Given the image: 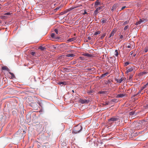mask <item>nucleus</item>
<instances>
[{
    "instance_id": "1",
    "label": "nucleus",
    "mask_w": 148,
    "mask_h": 148,
    "mask_svg": "<svg viewBox=\"0 0 148 148\" xmlns=\"http://www.w3.org/2000/svg\"><path fill=\"white\" fill-rule=\"evenodd\" d=\"M82 127L80 125H78L75 128H73L72 132L75 134H77L79 132L82 130Z\"/></svg>"
},
{
    "instance_id": "2",
    "label": "nucleus",
    "mask_w": 148,
    "mask_h": 148,
    "mask_svg": "<svg viewBox=\"0 0 148 148\" xmlns=\"http://www.w3.org/2000/svg\"><path fill=\"white\" fill-rule=\"evenodd\" d=\"M79 102L82 104L84 103H89L90 100L89 99H80L79 100Z\"/></svg>"
},
{
    "instance_id": "3",
    "label": "nucleus",
    "mask_w": 148,
    "mask_h": 148,
    "mask_svg": "<svg viewBox=\"0 0 148 148\" xmlns=\"http://www.w3.org/2000/svg\"><path fill=\"white\" fill-rule=\"evenodd\" d=\"M119 117H113V118H111L110 119L108 120V121H109V122H110V121H111H111H112V122L116 121H117L119 120Z\"/></svg>"
},
{
    "instance_id": "4",
    "label": "nucleus",
    "mask_w": 148,
    "mask_h": 148,
    "mask_svg": "<svg viewBox=\"0 0 148 148\" xmlns=\"http://www.w3.org/2000/svg\"><path fill=\"white\" fill-rule=\"evenodd\" d=\"M118 6V4H114L112 7L111 10L112 11H114L116 10V9Z\"/></svg>"
},
{
    "instance_id": "5",
    "label": "nucleus",
    "mask_w": 148,
    "mask_h": 148,
    "mask_svg": "<svg viewBox=\"0 0 148 148\" xmlns=\"http://www.w3.org/2000/svg\"><path fill=\"white\" fill-rule=\"evenodd\" d=\"M51 38H54L56 39H60L59 37L56 36H55V34L53 33H52L51 34Z\"/></svg>"
},
{
    "instance_id": "6",
    "label": "nucleus",
    "mask_w": 148,
    "mask_h": 148,
    "mask_svg": "<svg viewBox=\"0 0 148 148\" xmlns=\"http://www.w3.org/2000/svg\"><path fill=\"white\" fill-rule=\"evenodd\" d=\"M126 95L125 94H119L117 95V97L119 98H122L125 97Z\"/></svg>"
},
{
    "instance_id": "7",
    "label": "nucleus",
    "mask_w": 148,
    "mask_h": 148,
    "mask_svg": "<svg viewBox=\"0 0 148 148\" xmlns=\"http://www.w3.org/2000/svg\"><path fill=\"white\" fill-rule=\"evenodd\" d=\"M76 39L75 37H73L71 38H70L68 39L67 41L68 42H72L75 40Z\"/></svg>"
},
{
    "instance_id": "8",
    "label": "nucleus",
    "mask_w": 148,
    "mask_h": 148,
    "mask_svg": "<svg viewBox=\"0 0 148 148\" xmlns=\"http://www.w3.org/2000/svg\"><path fill=\"white\" fill-rule=\"evenodd\" d=\"M133 70V68L132 67H131L130 68L127 69L126 71V73H128L129 72H131Z\"/></svg>"
},
{
    "instance_id": "9",
    "label": "nucleus",
    "mask_w": 148,
    "mask_h": 148,
    "mask_svg": "<svg viewBox=\"0 0 148 148\" xmlns=\"http://www.w3.org/2000/svg\"><path fill=\"white\" fill-rule=\"evenodd\" d=\"M42 51H44L46 50V48L44 47H42V46H40L39 48Z\"/></svg>"
},
{
    "instance_id": "10",
    "label": "nucleus",
    "mask_w": 148,
    "mask_h": 148,
    "mask_svg": "<svg viewBox=\"0 0 148 148\" xmlns=\"http://www.w3.org/2000/svg\"><path fill=\"white\" fill-rule=\"evenodd\" d=\"M109 74L108 72H106L105 73H103L101 75V78H102L106 76L107 75H108Z\"/></svg>"
},
{
    "instance_id": "11",
    "label": "nucleus",
    "mask_w": 148,
    "mask_h": 148,
    "mask_svg": "<svg viewBox=\"0 0 148 148\" xmlns=\"http://www.w3.org/2000/svg\"><path fill=\"white\" fill-rule=\"evenodd\" d=\"M99 11V10L97 8L94 11L93 15L95 16H96L99 12H98Z\"/></svg>"
},
{
    "instance_id": "12",
    "label": "nucleus",
    "mask_w": 148,
    "mask_h": 148,
    "mask_svg": "<svg viewBox=\"0 0 148 148\" xmlns=\"http://www.w3.org/2000/svg\"><path fill=\"white\" fill-rule=\"evenodd\" d=\"M101 23L103 24L105 23L107 21V20L105 18H103L101 19Z\"/></svg>"
},
{
    "instance_id": "13",
    "label": "nucleus",
    "mask_w": 148,
    "mask_h": 148,
    "mask_svg": "<svg viewBox=\"0 0 148 148\" xmlns=\"http://www.w3.org/2000/svg\"><path fill=\"white\" fill-rule=\"evenodd\" d=\"M9 74H10L11 75V79H13L14 78H15V76L13 73H12L10 72H9Z\"/></svg>"
},
{
    "instance_id": "14",
    "label": "nucleus",
    "mask_w": 148,
    "mask_h": 148,
    "mask_svg": "<svg viewBox=\"0 0 148 148\" xmlns=\"http://www.w3.org/2000/svg\"><path fill=\"white\" fill-rule=\"evenodd\" d=\"M2 69L3 70H7L8 71H10V70L6 66H4L2 67Z\"/></svg>"
},
{
    "instance_id": "15",
    "label": "nucleus",
    "mask_w": 148,
    "mask_h": 148,
    "mask_svg": "<svg viewBox=\"0 0 148 148\" xmlns=\"http://www.w3.org/2000/svg\"><path fill=\"white\" fill-rule=\"evenodd\" d=\"M75 55L73 54H68L66 55V56L67 57H73L75 56Z\"/></svg>"
},
{
    "instance_id": "16",
    "label": "nucleus",
    "mask_w": 148,
    "mask_h": 148,
    "mask_svg": "<svg viewBox=\"0 0 148 148\" xmlns=\"http://www.w3.org/2000/svg\"><path fill=\"white\" fill-rule=\"evenodd\" d=\"M58 84L59 85H66V82H59Z\"/></svg>"
},
{
    "instance_id": "17",
    "label": "nucleus",
    "mask_w": 148,
    "mask_h": 148,
    "mask_svg": "<svg viewBox=\"0 0 148 148\" xmlns=\"http://www.w3.org/2000/svg\"><path fill=\"white\" fill-rule=\"evenodd\" d=\"M115 80L117 82V83H121L123 81V80L122 79V78H121V79H116Z\"/></svg>"
},
{
    "instance_id": "18",
    "label": "nucleus",
    "mask_w": 148,
    "mask_h": 148,
    "mask_svg": "<svg viewBox=\"0 0 148 148\" xmlns=\"http://www.w3.org/2000/svg\"><path fill=\"white\" fill-rule=\"evenodd\" d=\"M142 22V21L141 20V19H140V20L136 23H135V25H138L140 24Z\"/></svg>"
},
{
    "instance_id": "19",
    "label": "nucleus",
    "mask_w": 148,
    "mask_h": 148,
    "mask_svg": "<svg viewBox=\"0 0 148 148\" xmlns=\"http://www.w3.org/2000/svg\"><path fill=\"white\" fill-rule=\"evenodd\" d=\"M100 3L99 1H98V0H97L95 2V5H99Z\"/></svg>"
},
{
    "instance_id": "20",
    "label": "nucleus",
    "mask_w": 148,
    "mask_h": 148,
    "mask_svg": "<svg viewBox=\"0 0 148 148\" xmlns=\"http://www.w3.org/2000/svg\"><path fill=\"white\" fill-rule=\"evenodd\" d=\"M106 35V33H104L100 37V39H103L104 37H105Z\"/></svg>"
},
{
    "instance_id": "21",
    "label": "nucleus",
    "mask_w": 148,
    "mask_h": 148,
    "mask_svg": "<svg viewBox=\"0 0 148 148\" xmlns=\"http://www.w3.org/2000/svg\"><path fill=\"white\" fill-rule=\"evenodd\" d=\"M114 53H115L114 55L116 57L119 54L118 50H116L115 51Z\"/></svg>"
},
{
    "instance_id": "22",
    "label": "nucleus",
    "mask_w": 148,
    "mask_h": 148,
    "mask_svg": "<svg viewBox=\"0 0 148 148\" xmlns=\"http://www.w3.org/2000/svg\"><path fill=\"white\" fill-rule=\"evenodd\" d=\"M101 33V32L100 31H98L96 32L95 33L94 35H96L97 34H99Z\"/></svg>"
},
{
    "instance_id": "23",
    "label": "nucleus",
    "mask_w": 148,
    "mask_h": 148,
    "mask_svg": "<svg viewBox=\"0 0 148 148\" xmlns=\"http://www.w3.org/2000/svg\"><path fill=\"white\" fill-rule=\"evenodd\" d=\"M135 113V112H134V111H132V112H130L129 113V114L130 115H134Z\"/></svg>"
},
{
    "instance_id": "24",
    "label": "nucleus",
    "mask_w": 148,
    "mask_h": 148,
    "mask_svg": "<svg viewBox=\"0 0 148 148\" xmlns=\"http://www.w3.org/2000/svg\"><path fill=\"white\" fill-rule=\"evenodd\" d=\"M129 21H125L123 24L122 25H124L126 24H128L129 23Z\"/></svg>"
},
{
    "instance_id": "25",
    "label": "nucleus",
    "mask_w": 148,
    "mask_h": 148,
    "mask_svg": "<svg viewBox=\"0 0 148 148\" xmlns=\"http://www.w3.org/2000/svg\"><path fill=\"white\" fill-rule=\"evenodd\" d=\"M144 51L145 52H147L148 51V47H146L144 49Z\"/></svg>"
},
{
    "instance_id": "26",
    "label": "nucleus",
    "mask_w": 148,
    "mask_h": 148,
    "mask_svg": "<svg viewBox=\"0 0 148 148\" xmlns=\"http://www.w3.org/2000/svg\"><path fill=\"white\" fill-rule=\"evenodd\" d=\"M130 63V62H126L125 63L124 66H126Z\"/></svg>"
},
{
    "instance_id": "27",
    "label": "nucleus",
    "mask_w": 148,
    "mask_h": 148,
    "mask_svg": "<svg viewBox=\"0 0 148 148\" xmlns=\"http://www.w3.org/2000/svg\"><path fill=\"white\" fill-rule=\"evenodd\" d=\"M114 34V33L111 32L109 37L110 38L112 36H113Z\"/></svg>"
},
{
    "instance_id": "28",
    "label": "nucleus",
    "mask_w": 148,
    "mask_h": 148,
    "mask_svg": "<svg viewBox=\"0 0 148 148\" xmlns=\"http://www.w3.org/2000/svg\"><path fill=\"white\" fill-rule=\"evenodd\" d=\"M103 6H100V7H99L98 8H97V9L99 10H101L103 8Z\"/></svg>"
},
{
    "instance_id": "29",
    "label": "nucleus",
    "mask_w": 148,
    "mask_h": 148,
    "mask_svg": "<svg viewBox=\"0 0 148 148\" xmlns=\"http://www.w3.org/2000/svg\"><path fill=\"white\" fill-rule=\"evenodd\" d=\"M144 108L145 109L148 108V104H147L146 105L144 106Z\"/></svg>"
},
{
    "instance_id": "30",
    "label": "nucleus",
    "mask_w": 148,
    "mask_h": 148,
    "mask_svg": "<svg viewBox=\"0 0 148 148\" xmlns=\"http://www.w3.org/2000/svg\"><path fill=\"white\" fill-rule=\"evenodd\" d=\"M31 54L33 56H34L35 54V52H31Z\"/></svg>"
},
{
    "instance_id": "31",
    "label": "nucleus",
    "mask_w": 148,
    "mask_h": 148,
    "mask_svg": "<svg viewBox=\"0 0 148 148\" xmlns=\"http://www.w3.org/2000/svg\"><path fill=\"white\" fill-rule=\"evenodd\" d=\"M132 77H133V75H130L129 77V79L130 80H131V79H132Z\"/></svg>"
},
{
    "instance_id": "32",
    "label": "nucleus",
    "mask_w": 148,
    "mask_h": 148,
    "mask_svg": "<svg viewBox=\"0 0 148 148\" xmlns=\"http://www.w3.org/2000/svg\"><path fill=\"white\" fill-rule=\"evenodd\" d=\"M54 31L56 34H58V31L57 29H55Z\"/></svg>"
},
{
    "instance_id": "33",
    "label": "nucleus",
    "mask_w": 148,
    "mask_h": 148,
    "mask_svg": "<svg viewBox=\"0 0 148 148\" xmlns=\"http://www.w3.org/2000/svg\"><path fill=\"white\" fill-rule=\"evenodd\" d=\"M128 25L126 26L124 28V30H126L128 28Z\"/></svg>"
},
{
    "instance_id": "34",
    "label": "nucleus",
    "mask_w": 148,
    "mask_h": 148,
    "mask_svg": "<svg viewBox=\"0 0 148 148\" xmlns=\"http://www.w3.org/2000/svg\"><path fill=\"white\" fill-rule=\"evenodd\" d=\"M11 14V13L10 12H7L4 14L5 15H10Z\"/></svg>"
},
{
    "instance_id": "35",
    "label": "nucleus",
    "mask_w": 148,
    "mask_h": 148,
    "mask_svg": "<svg viewBox=\"0 0 148 148\" xmlns=\"http://www.w3.org/2000/svg\"><path fill=\"white\" fill-rule=\"evenodd\" d=\"M140 92H141V91H140H140H139V92L137 93V94L134 95V96H136L137 95H138V94H139L140 93Z\"/></svg>"
},
{
    "instance_id": "36",
    "label": "nucleus",
    "mask_w": 148,
    "mask_h": 148,
    "mask_svg": "<svg viewBox=\"0 0 148 148\" xmlns=\"http://www.w3.org/2000/svg\"><path fill=\"white\" fill-rule=\"evenodd\" d=\"M141 20L142 21V22H145L146 21L144 19H141Z\"/></svg>"
},
{
    "instance_id": "37",
    "label": "nucleus",
    "mask_w": 148,
    "mask_h": 148,
    "mask_svg": "<svg viewBox=\"0 0 148 148\" xmlns=\"http://www.w3.org/2000/svg\"><path fill=\"white\" fill-rule=\"evenodd\" d=\"M99 93L100 94H104L105 93L104 91H101L99 92Z\"/></svg>"
},
{
    "instance_id": "38",
    "label": "nucleus",
    "mask_w": 148,
    "mask_h": 148,
    "mask_svg": "<svg viewBox=\"0 0 148 148\" xmlns=\"http://www.w3.org/2000/svg\"><path fill=\"white\" fill-rule=\"evenodd\" d=\"M116 30L115 29H114L112 32L115 33L116 32Z\"/></svg>"
},
{
    "instance_id": "39",
    "label": "nucleus",
    "mask_w": 148,
    "mask_h": 148,
    "mask_svg": "<svg viewBox=\"0 0 148 148\" xmlns=\"http://www.w3.org/2000/svg\"><path fill=\"white\" fill-rule=\"evenodd\" d=\"M123 38V35H121L120 36V39H122Z\"/></svg>"
},
{
    "instance_id": "40",
    "label": "nucleus",
    "mask_w": 148,
    "mask_h": 148,
    "mask_svg": "<svg viewBox=\"0 0 148 148\" xmlns=\"http://www.w3.org/2000/svg\"><path fill=\"white\" fill-rule=\"evenodd\" d=\"M125 8H126L125 6H123L121 8V10H123L124 9H125Z\"/></svg>"
},
{
    "instance_id": "41",
    "label": "nucleus",
    "mask_w": 148,
    "mask_h": 148,
    "mask_svg": "<svg viewBox=\"0 0 148 148\" xmlns=\"http://www.w3.org/2000/svg\"><path fill=\"white\" fill-rule=\"evenodd\" d=\"M143 74H146L147 73L146 71H143L142 73Z\"/></svg>"
},
{
    "instance_id": "42",
    "label": "nucleus",
    "mask_w": 148,
    "mask_h": 148,
    "mask_svg": "<svg viewBox=\"0 0 148 148\" xmlns=\"http://www.w3.org/2000/svg\"><path fill=\"white\" fill-rule=\"evenodd\" d=\"M107 83L108 84H110V80H108L107 81Z\"/></svg>"
},
{
    "instance_id": "43",
    "label": "nucleus",
    "mask_w": 148,
    "mask_h": 148,
    "mask_svg": "<svg viewBox=\"0 0 148 148\" xmlns=\"http://www.w3.org/2000/svg\"><path fill=\"white\" fill-rule=\"evenodd\" d=\"M147 84H145V85L143 87V88H142V89H144V88H145L146 86H147Z\"/></svg>"
},
{
    "instance_id": "44",
    "label": "nucleus",
    "mask_w": 148,
    "mask_h": 148,
    "mask_svg": "<svg viewBox=\"0 0 148 148\" xmlns=\"http://www.w3.org/2000/svg\"><path fill=\"white\" fill-rule=\"evenodd\" d=\"M60 7H57L55 9V10H58L60 9Z\"/></svg>"
},
{
    "instance_id": "45",
    "label": "nucleus",
    "mask_w": 148,
    "mask_h": 148,
    "mask_svg": "<svg viewBox=\"0 0 148 148\" xmlns=\"http://www.w3.org/2000/svg\"><path fill=\"white\" fill-rule=\"evenodd\" d=\"M88 39L89 40H91V37H90V36H88Z\"/></svg>"
},
{
    "instance_id": "46",
    "label": "nucleus",
    "mask_w": 148,
    "mask_h": 148,
    "mask_svg": "<svg viewBox=\"0 0 148 148\" xmlns=\"http://www.w3.org/2000/svg\"><path fill=\"white\" fill-rule=\"evenodd\" d=\"M92 92V91H90L88 92V93H91Z\"/></svg>"
},
{
    "instance_id": "47",
    "label": "nucleus",
    "mask_w": 148,
    "mask_h": 148,
    "mask_svg": "<svg viewBox=\"0 0 148 148\" xmlns=\"http://www.w3.org/2000/svg\"><path fill=\"white\" fill-rule=\"evenodd\" d=\"M87 12L86 11H84V13H83V14L84 15V14H87Z\"/></svg>"
},
{
    "instance_id": "48",
    "label": "nucleus",
    "mask_w": 148,
    "mask_h": 148,
    "mask_svg": "<svg viewBox=\"0 0 148 148\" xmlns=\"http://www.w3.org/2000/svg\"><path fill=\"white\" fill-rule=\"evenodd\" d=\"M90 55L89 54V53H86L85 55L87 56H89V55Z\"/></svg>"
},
{
    "instance_id": "49",
    "label": "nucleus",
    "mask_w": 148,
    "mask_h": 148,
    "mask_svg": "<svg viewBox=\"0 0 148 148\" xmlns=\"http://www.w3.org/2000/svg\"><path fill=\"white\" fill-rule=\"evenodd\" d=\"M127 47L129 48H130L131 47V46L130 45H128L127 46Z\"/></svg>"
},
{
    "instance_id": "50",
    "label": "nucleus",
    "mask_w": 148,
    "mask_h": 148,
    "mask_svg": "<svg viewBox=\"0 0 148 148\" xmlns=\"http://www.w3.org/2000/svg\"><path fill=\"white\" fill-rule=\"evenodd\" d=\"M91 70V69H89V68L88 69V70Z\"/></svg>"
},
{
    "instance_id": "51",
    "label": "nucleus",
    "mask_w": 148,
    "mask_h": 148,
    "mask_svg": "<svg viewBox=\"0 0 148 148\" xmlns=\"http://www.w3.org/2000/svg\"><path fill=\"white\" fill-rule=\"evenodd\" d=\"M67 69V68H65L64 69L65 70H66V69Z\"/></svg>"
},
{
    "instance_id": "52",
    "label": "nucleus",
    "mask_w": 148,
    "mask_h": 148,
    "mask_svg": "<svg viewBox=\"0 0 148 148\" xmlns=\"http://www.w3.org/2000/svg\"><path fill=\"white\" fill-rule=\"evenodd\" d=\"M136 55V54H135L133 56V57H135V56Z\"/></svg>"
},
{
    "instance_id": "53",
    "label": "nucleus",
    "mask_w": 148,
    "mask_h": 148,
    "mask_svg": "<svg viewBox=\"0 0 148 148\" xmlns=\"http://www.w3.org/2000/svg\"><path fill=\"white\" fill-rule=\"evenodd\" d=\"M72 92H73V93H74V90H72Z\"/></svg>"
},
{
    "instance_id": "54",
    "label": "nucleus",
    "mask_w": 148,
    "mask_h": 148,
    "mask_svg": "<svg viewBox=\"0 0 148 148\" xmlns=\"http://www.w3.org/2000/svg\"><path fill=\"white\" fill-rule=\"evenodd\" d=\"M53 48H54V49H56V47H55V46H54V47H53Z\"/></svg>"
},
{
    "instance_id": "55",
    "label": "nucleus",
    "mask_w": 148,
    "mask_h": 148,
    "mask_svg": "<svg viewBox=\"0 0 148 148\" xmlns=\"http://www.w3.org/2000/svg\"><path fill=\"white\" fill-rule=\"evenodd\" d=\"M75 64V62H74L73 63V64Z\"/></svg>"
},
{
    "instance_id": "56",
    "label": "nucleus",
    "mask_w": 148,
    "mask_h": 148,
    "mask_svg": "<svg viewBox=\"0 0 148 148\" xmlns=\"http://www.w3.org/2000/svg\"><path fill=\"white\" fill-rule=\"evenodd\" d=\"M23 132H24V133H25H25H26V132H25L24 131H23Z\"/></svg>"
},
{
    "instance_id": "57",
    "label": "nucleus",
    "mask_w": 148,
    "mask_h": 148,
    "mask_svg": "<svg viewBox=\"0 0 148 148\" xmlns=\"http://www.w3.org/2000/svg\"><path fill=\"white\" fill-rule=\"evenodd\" d=\"M12 112H14V113L16 112L15 111H13Z\"/></svg>"
},
{
    "instance_id": "58",
    "label": "nucleus",
    "mask_w": 148,
    "mask_h": 148,
    "mask_svg": "<svg viewBox=\"0 0 148 148\" xmlns=\"http://www.w3.org/2000/svg\"><path fill=\"white\" fill-rule=\"evenodd\" d=\"M1 23V21L0 20V24Z\"/></svg>"
},
{
    "instance_id": "59",
    "label": "nucleus",
    "mask_w": 148,
    "mask_h": 148,
    "mask_svg": "<svg viewBox=\"0 0 148 148\" xmlns=\"http://www.w3.org/2000/svg\"><path fill=\"white\" fill-rule=\"evenodd\" d=\"M1 8V7H0V9Z\"/></svg>"
}]
</instances>
